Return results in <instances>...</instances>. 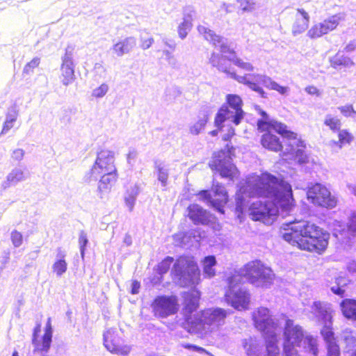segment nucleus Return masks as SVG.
Wrapping results in <instances>:
<instances>
[{
  "label": "nucleus",
  "instance_id": "nucleus-1",
  "mask_svg": "<svg viewBox=\"0 0 356 356\" xmlns=\"http://www.w3.org/2000/svg\"><path fill=\"white\" fill-rule=\"evenodd\" d=\"M243 195L268 200L269 202L256 200L250 204L248 209L252 220L262 221L264 224H271L280 210L288 211L293 206L291 185L268 172L248 178L245 186L236 193V209L240 213H243L245 207Z\"/></svg>",
  "mask_w": 356,
  "mask_h": 356
},
{
  "label": "nucleus",
  "instance_id": "nucleus-2",
  "mask_svg": "<svg viewBox=\"0 0 356 356\" xmlns=\"http://www.w3.org/2000/svg\"><path fill=\"white\" fill-rule=\"evenodd\" d=\"M273 278L274 274L270 268L265 266L259 260L252 261L227 276L225 301L238 310L246 309L250 295L239 286L243 279L256 287L268 288L273 283Z\"/></svg>",
  "mask_w": 356,
  "mask_h": 356
},
{
  "label": "nucleus",
  "instance_id": "nucleus-3",
  "mask_svg": "<svg viewBox=\"0 0 356 356\" xmlns=\"http://www.w3.org/2000/svg\"><path fill=\"white\" fill-rule=\"evenodd\" d=\"M281 233L282 238L292 245L318 254L325 250L330 238L327 232L307 220L284 224Z\"/></svg>",
  "mask_w": 356,
  "mask_h": 356
},
{
  "label": "nucleus",
  "instance_id": "nucleus-4",
  "mask_svg": "<svg viewBox=\"0 0 356 356\" xmlns=\"http://www.w3.org/2000/svg\"><path fill=\"white\" fill-rule=\"evenodd\" d=\"M302 347L314 355H317L316 340L311 335H306L298 325L293 320L285 321L284 329L283 356H298L297 348Z\"/></svg>",
  "mask_w": 356,
  "mask_h": 356
},
{
  "label": "nucleus",
  "instance_id": "nucleus-5",
  "mask_svg": "<svg viewBox=\"0 0 356 356\" xmlns=\"http://www.w3.org/2000/svg\"><path fill=\"white\" fill-rule=\"evenodd\" d=\"M252 318L255 327L262 334L266 341V356H280L277 346L280 332L278 321L272 317L266 307H259L253 312Z\"/></svg>",
  "mask_w": 356,
  "mask_h": 356
},
{
  "label": "nucleus",
  "instance_id": "nucleus-6",
  "mask_svg": "<svg viewBox=\"0 0 356 356\" xmlns=\"http://www.w3.org/2000/svg\"><path fill=\"white\" fill-rule=\"evenodd\" d=\"M227 312L221 308H209L187 318L188 330L192 333L207 334L224 325Z\"/></svg>",
  "mask_w": 356,
  "mask_h": 356
},
{
  "label": "nucleus",
  "instance_id": "nucleus-7",
  "mask_svg": "<svg viewBox=\"0 0 356 356\" xmlns=\"http://www.w3.org/2000/svg\"><path fill=\"white\" fill-rule=\"evenodd\" d=\"M312 310L318 320L323 324L321 333L326 343L327 356H339V346L332 330V316L329 305L319 301L314 302Z\"/></svg>",
  "mask_w": 356,
  "mask_h": 356
},
{
  "label": "nucleus",
  "instance_id": "nucleus-8",
  "mask_svg": "<svg viewBox=\"0 0 356 356\" xmlns=\"http://www.w3.org/2000/svg\"><path fill=\"white\" fill-rule=\"evenodd\" d=\"M197 31L200 34L203 35L205 40L212 44L213 46L216 48H219L222 54H229L231 56L228 59L232 61L235 65L246 71H253L254 67L251 63L244 62L241 59L235 57L233 47L227 38L216 35L214 31L204 26H198Z\"/></svg>",
  "mask_w": 356,
  "mask_h": 356
},
{
  "label": "nucleus",
  "instance_id": "nucleus-9",
  "mask_svg": "<svg viewBox=\"0 0 356 356\" xmlns=\"http://www.w3.org/2000/svg\"><path fill=\"white\" fill-rule=\"evenodd\" d=\"M232 76L238 82L248 86L251 90L255 91L264 98L266 97V93L259 86L260 84L270 90H276L281 95H285L289 90L288 87L279 85L270 77L264 74H248L245 76H239L236 74H232Z\"/></svg>",
  "mask_w": 356,
  "mask_h": 356
},
{
  "label": "nucleus",
  "instance_id": "nucleus-10",
  "mask_svg": "<svg viewBox=\"0 0 356 356\" xmlns=\"http://www.w3.org/2000/svg\"><path fill=\"white\" fill-rule=\"evenodd\" d=\"M117 172L115 165L114 152L104 149L97 154L95 163L91 168L86 172L83 181L86 183L97 181L102 173Z\"/></svg>",
  "mask_w": 356,
  "mask_h": 356
},
{
  "label": "nucleus",
  "instance_id": "nucleus-11",
  "mask_svg": "<svg viewBox=\"0 0 356 356\" xmlns=\"http://www.w3.org/2000/svg\"><path fill=\"white\" fill-rule=\"evenodd\" d=\"M172 272L184 286L195 284L200 276L197 263L188 257H180L175 263Z\"/></svg>",
  "mask_w": 356,
  "mask_h": 356
},
{
  "label": "nucleus",
  "instance_id": "nucleus-12",
  "mask_svg": "<svg viewBox=\"0 0 356 356\" xmlns=\"http://www.w3.org/2000/svg\"><path fill=\"white\" fill-rule=\"evenodd\" d=\"M209 166L212 170L219 172L222 177H227L230 179H233L237 172L236 166L232 163L229 149H223L215 152L209 162Z\"/></svg>",
  "mask_w": 356,
  "mask_h": 356
},
{
  "label": "nucleus",
  "instance_id": "nucleus-13",
  "mask_svg": "<svg viewBox=\"0 0 356 356\" xmlns=\"http://www.w3.org/2000/svg\"><path fill=\"white\" fill-rule=\"evenodd\" d=\"M307 195L308 200L316 206L332 209L337 204L336 198L321 184L316 183L309 186Z\"/></svg>",
  "mask_w": 356,
  "mask_h": 356
},
{
  "label": "nucleus",
  "instance_id": "nucleus-14",
  "mask_svg": "<svg viewBox=\"0 0 356 356\" xmlns=\"http://www.w3.org/2000/svg\"><path fill=\"white\" fill-rule=\"evenodd\" d=\"M154 316L159 318H167L175 314L179 309L177 298L175 296H157L152 304Z\"/></svg>",
  "mask_w": 356,
  "mask_h": 356
},
{
  "label": "nucleus",
  "instance_id": "nucleus-15",
  "mask_svg": "<svg viewBox=\"0 0 356 356\" xmlns=\"http://www.w3.org/2000/svg\"><path fill=\"white\" fill-rule=\"evenodd\" d=\"M345 15L337 13L333 15L323 22L316 24L311 27L307 32V35L312 39H315L334 31L339 26L340 22L343 21Z\"/></svg>",
  "mask_w": 356,
  "mask_h": 356
},
{
  "label": "nucleus",
  "instance_id": "nucleus-16",
  "mask_svg": "<svg viewBox=\"0 0 356 356\" xmlns=\"http://www.w3.org/2000/svg\"><path fill=\"white\" fill-rule=\"evenodd\" d=\"M104 345L112 353L121 356L127 355L131 348L130 346L123 344L122 339L118 335L115 329H108L104 334Z\"/></svg>",
  "mask_w": 356,
  "mask_h": 356
},
{
  "label": "nucleus",
  "instance_id": "nucleus-17",
  "mask_svg": "<svg viewBox=\"0 0 356 356\" xmlns=\"http://www.w3.org/2000/svg\"><path fill=\"white\" fill-rule=\"evenodd\" d=\"M282 136L286 138L284 142L286 147L283 151L284 154H289L295 159L298 163H303L307 161V155L304 151L305 145L302 140L297 139L296 134L293 132L292 136H287L286 134H282Z\"/></svg>",
  "mask_w": 356,
  "mask_h": 356
},
{
  "label": "nucleus",
  "instance_id": "nucleus-18",
  "mask_svg": "<svg viewBox=\"0 0 356 356\" xmlns=\"http://www.w3.org/2000/svg\"><path fill=\"white\" fill-rule=\"evenodd\" d=\"M61 60L60 80L63 86H67L75 80V65L73 59V49L71 47L66 48Z\"/></svg>",
  "mask_w": 356,
  "mask_h": 356
},
{
  "label": "nucleus",
  "instance_id": "nucleus-19",
  "mask_svg": "<svg viewBox=\"0 0 356 356\" xmlns=\"http://www.w3.org/2000/svg\"><path fill=\"white\" fill-rule=\"evenodd\" d=\"M243 115L244 112L242 108H231L224 105L216 114L215 118V126L220 129L222 123L226 120H230L235 125H238L243 118Z\"/></svg>",
  "mask_w": 356,
  "mask_h": 356
},
{
  "label": "nucleus",
  "instance_id": "nucleus-20",
  "mask_svg": "<svg viewBox=\"0 0 356 356\" xmlns=\"http://www.w3.org/2000/svg\"><path fill=\"white\" fill-rule=\"evenodd\" d=\"M195 17V10L191 6L183 8V21L177 27L179 37L184 40L186 38L193 27V21Z\"/></svg>",
  "mask_w": 356,
  "mask_h": 356
},
{
  "label": "nucleus",
  "instance_id": "nucleus-21",
  "mask_svg": "<svg viewBox=\"0 0 356 356\" xmlns=\"http://www.w3.org/2000/svg\"><path fill=\"white\" fill-rule=\"evenodd\" d=\"M263 120H258L257 125L259 129H263L264 127L274 129L279 134H286L287 136H292L293 132L287 130V127L281 122L274 120H270L268 115L266 111H261L260 112Z\"/></svg>",
  "mask_w": 356,
  "mask_h": 356
},
{
  "label": "nucleus",
  "instance_id": "nucleus-22",
  "mask_svg": "<svg viewBox=\"0 0 356 356\" xmlns=\"http://www.w3.org/2000/svg\"><path fill=\"white\" fill-rule=\"evenodd\" d=\"M310 17L307 12L302 8H298L294 15L292 25V33L297 35L305 32L309 24Z\"/></svg>",
  "mask_w": 356,
  "mask_h": 356
},
{
  "label": "nucleus",
  "instance_id": "nucleus-23",
  "mask_svg": "<svg viewBox=\"0 0 356 356\" xmlns=\"http://www.w3.org/2000/svg\"><path fill=\"white\" fill-rule=\"evenodd\" d=\"M188 211V218L195 225H207L209 222V213L198 204H191Z\"/></svg>",
  "mask_w": 356,
  "mask_h": 356
},
{
  "label": "nucleus",
  "instance_id": "nucleus-24",
  "mask_svg": "<svg viewBox=\"0 0 356 356\" xmlns=\"http://www.w3.org/2000/svg\"><path fill=\"white\" fill-rule=\"evenodd\" d=\"M184 298V311L186 314H191L195 312L199 306L200 293L195 289L185 292Z\"/></svg>",
  "mask_w": 356,
  "mask_h": 356
},
{
  "label": "nucleus",
  "instance_id": "nucleus-25",
  "mask_svg": "<svg viewBox=\"0 0 356 356\" xmlns=\"http://www.w3.org/2000/svg\"><path fill=\"white\" fill-rule=\"evenodd\" d=\"M136 45V40L134 37H127L114 44L111 48L113 54L121 57L124 54H129Z\"/></svg>",
  "mask_w": 356,
  "mask_h": 356
},
{
  "label": "nucleus",
  "instance_id": "nucleus-26",
  "mask_svg": "<svg viewBox=\"0 0 356 356\" xmlns=\"http://www.w3.org/2000/svg\"><path fill=\"white\" fill-rule=\"evenodd\" d=\"M52 339V327L51 325V318H49L46 324L45 332L42 337V342L33 339V343L35 348V353L42 351L47 353L50 348Z\"/></svg>",
  "mask_w": 356,
  "mask_h": 356
},
{
  "label": "nucleus",
  "instance_id": "nucleus-27",
  "mask_svg": "<svg viewBox=\"0 0 356 356\" xmlns=\"http://www.w3.org/2000/svg\"><path fill=\"white\" fill-rule=\"evenodd\" d=\"M55 261L52 265V270L57 277H61L67 270V263L65 260L67 252L62 248L56 249Z\"/></svg>",
  "mask_w": 356,
  "mask_h": 356
},
{
  "label": "nucleus",
  "instance_id": "nucleus-28",
  "mask_svg": "<svg viewBox=\"0 0 356 356\" xmlns=\"http://www.w3.org/2000/svg\"><path fill=\"white\" fill-rule=\"evenodd\" d=\"M26 174L21 168H15L6 176V179L1 184V188L6 190L11 186H15L19 182L26 179Z\"/></svg>",
  "mask_w": 356,
  "mask_h": 356
},
{
  "label": "nucleus",
  "instance_id": "nucleus-29",
  "mask_svg": "<svg viewBox=\"0 0 356 356\" xmlns=\"http://www.w3.org/2000/svg\"><path fill=\"white\" fill-rule=\"evenodd\" d=\"M209 62L212 66L216 67L219 71L226 73L231 78L234 79V78L232 76V74L236 73L230 71V65L228 60L226 59L225 56L213 52L211 54Z\"/></svg>",
  "mask_w": 356,
  "mask_h": 356
},
{
  "label": "nucleus",
  "instance_id": "nucleus-30",
  "mask_svg": "<svg viewBox=\"0 0 356 356\" xmlns=\"http://www.w3.org/2000/svg\"><path fill=\"white\" fill-rule=\"evenodd\" d=\"M264 147L274 152L284 151V146L280 141L279 137L270 132H267L262 136L261 140Z\"/></svg>",
  "mask_w": 356,
  "mask_h": 356
},
{
  "label": "nucleus",
  "instance_id": "nucleus-31",
  "mask_svg": "<svg viewBox=\"0 0 356 356\" xmlns=\"http://www.w3.org/2000/svg\"><path fill=\"white\" fill-rule=\"evenodd\" d=\"M98 190L101 193H108L117 180V172H106L100 176Z\"/></svg>",
  "mask_w": 356,
  "mask_h": 356
},
{
  "label": "nucleus",
  "instance_id": "nucleus-32",
  "mask_svg": "<svg viewBox=\"0 0 356 356\" xmlns=\"http://www.w3.org/2000/svg\"><path fill=\"white\" fill-rule=\"evenodd\" d=\"M154 173L157 176L161 186L165 188L168 185V179L169 176V168L163 161L155 160L154 162Z\"/></svg>",
  "mask_w": 356,
  "mask_h": 356
},
{
  "label": "nucleus",
  "instance_id": "nucleus-33",
  "mask_svg": "<svg viewBox=\"0 0 356 356\" xmlns=\"http://www.w3.org/2000/svg\"><path fill=\"white\" fill-rule=\"evenodd\" d=\"M212 188L216 197L215 200L216 202H218V204H219L218 210L220 213H223V209L220 208V205L222 204H225L228 201V195L225 190V188L224 187V186L220 184L219 183H215L213 181Z\"/></svg>",
  "mask_w": 356,
  "mask_h": 356
},
{
  "label": "nucleus",
  "instance_id": "nucleus-34",
  "mask_svg": "<svg viewBox=\"0 0 356 356\" xmlns=\"http://www.w3.org/2000/svg\"><path fill=\"white\" fill-rule=\"evenodd\" d=\"M216 264L217 261L215 256L213 255L207 256L203 259V275L205 277L211 278L216 275V270L214 267Z\"/></svg>",
  "mask_w": 356,
  "mask_h": 356
},
{
  "label": "nucleus",
  "instance_id": "nucleus-35",
  "mask_svg": "<svg viewBox=\"0 0 356 356\" xmlns=\"http://www.w3.org/2000/svg\"><path fill=\"white\" fill-rule=\"evenodd\" d=\"M343 314L350 319L356 320V300L353 299L343 300L341 303Z\"/></svg>",
  "mask_w": 356,
  "mask_h": 356
},
{
  "label": "nucleus",
  "instance_id": "nucleus-36",
  "mask_svg": "<svg viewBox=\"0 0 356 356\" xmlns=\"http://www.w3.org/2000/svg\"><path fill=\"white\" fill-rule=\"evenodd\" d=\"M140 193L139 186L136 184L131 186L127 188L124 194V202L129 210L131 211L134 207L137 196Z\"/></svg>",
  "mask_w": 356,
  "mask_h": 356
},
{
  "label": "nucleus",
  "instance_id": "nucleus-37",
  "mask_svg": "<svg viewBox=\"0 0 356 356\" xmlns=\"http://www.w3.org/2000/svg\"><path fill=\"white\" fill-rule=\"evenodd\" d=\"M248 356H261L263 353V343L257 339H250L249 343L244 346Z\"/></svg>",
  "mask_w": 356,
  "mask_h": 356
},
{
  "label": "nucleus",
  "instance_id": "nucleus-38",
  "mask_svg": "<svg viewBox=\"0 0 356 356\" xmlns=\"http://www.w3.org/2000/svg\"><path fill=\"white\" fill-rule=\"evenodd\" d=\"M331 66L337 69L340 66L346 67H350L355 65L352 59L346 56L337 54L334 57L330 59Z\"/></svg>",
  "mask_w": 356,
  "mask_h": 356
},
{
  "label": "nucleus",
  "instance_id": "nucleus-39",
  "mask_svg": "<svg viewBox=\"0 0 356 356\" xmlns=\"http://www.w3.org/2000/svg\"><path fill=\"white\" fill-rule=\"evenodd\" d=\"M17 115L18 111L15 106L8 108L1 134H6L13 127V123L16 121Z\"/></svg>",
  "mask_w": 356,
  "mask_h": 356
},
{
  "label": "nucleus",
  "instance_id": "nucleus-40",
  "mask_svg": "<svg viewBox=\"0 0 356 356\" xmlns=\"http://www.w3.org/2000/svg\"><path fill=\"white\" fill-rule=\"evenodd\" d=\"M324 124L328 127L333 132H337L341 129V122L337 116L327 114L325 116Z\"/></svg>",
  "mask_w": 356,
  "mask_h": 356
},
{
  "label": "nucleus",
  "instance_id": "nucleus-41",
  "mask_svg": "<svg viewBox=\"0 0 356 356\" xmlns=\"http://www.w3.org/2000/svg\"><path fill=\"white\" fill-rule=\"evenodd\" d=\"M238 9L243 13H251L255 10L254 0H236Z\"/></svg>",
  "mask_w": 356,
  "mask_h": 356
},
{
  "label": "nucleus",
  "instance_id": "nucleus-42",
  "mask_svg": "<svg viewBox=\"0 0 356 356\" xmlns=\"http://www.w3.org/2000/svg\"><path fill=\"white\" fill-rule=\"evenodd\" d=\"M174 261V259L172 257H165L161 262H160L156 268L157 273L162 277L163 275L165 274L170 269L172 264Z\"/></svg>",
  "mask_w": 356,
  "mask_h": 356
},
{
  "label": "nucleus",
  "instance_id": "nucleus-43",
  "mask_svg": "<svg viewBox=\"0 0 356 356\" xmlns=\"http://www.w3.org/2000/svg\"><path fill=\"white\" fill-rule=\"evenodd\" d=\"M338 132L339 140L338 143H341L339 145V149H341L344 145L350 144L353 140V135L346 129H340Z\"/></svg>",
  "mask_w": 356,
  "mask_h": 356
},
{
  "label": "nucleus",
  "instance_id": "nucleus-44",
  "mask_svg": "<svg viewBox=\"0 0 356 356\" xmlns=\"http://www.w3.org/2000/svg\"><path fill=\"white\" fill-rule=\"evenodd\" d=\"M227 102L228 104V106H227L229 108H242V100L241 97L236 95H228L227 96Z\"/></svg>",
  "mask_w": 356,
  "mask_h": 356
},
{
  "label": "nucleus",
  "instance_id": "nucleus-45",
  "mask_svg": "<svg viewBox=\"0 0 356 356\" xmlns=\"http://www.w3.org/2000/svg\"><path fill=\"white\" fill-rule=\"evenodd\" d=\"M333 226V235L336 237H339V235H343L348 229V224L346 225L343 222L339 220H334L332 223Z\"/></svg>",
  "mask_w": 356,
  "mask_h": 356
},
{
  "label": "nucleus",
  "instance_id": "nucleus-46",
  "mask_svg": "<svg viewBox=\"0 0 356 356\" xmlns=\"http://www.w3.org/2000/svg\"><path fill=\"white\" fill-rule=\"evenodd\" d=\"M207 122V118L206 115H204L203 118H200L197 122H195L193 126L191 127V128H190L191 133L194 135L199 134L200 132L201 131V130L204 129Z\"/></svg>",
  "mask_w": 356,
  "mask_h": 356
},
{
  "label": "nucleus",
  "instance_id": "nucleus-47",
  "mask_svg": "<svg viewBox=\"0 0 356 356\" xmlns=\"http://www.w3.org/2000/svg\"><path fill=\"white\" fill-rule=\"evenodd\" d=\"M337 285L331 287V291L340 296H342L345 290L343 289V286L346 285V281L343 277H339L336 280Z\"/></svg>",
  "mask_w": 356,
  "mask_h": 356
},
{
  "label": "nucleus",
  "instance_id": "nucleus-48",
  "mask_svg": "<svg viewBox=\"0 0 356 356\" xmlns=\"http://www.w3.org/2000/svg\"><path fill=\"white\" fill-rule=\"evenodd\" d=\"M88 243V239L87 237V234L84 231H81L79 235V244L80 248V252L81 257L83 259L85 254V249L86 245Z\"/></svg>",
  "mask_w": 356,
  "mask_h": 356
},
{
  "label": "nucleus",
  "instance_id": "nucleus-49",
  "mask_svg": "<svg viewBox=\"0 0 356 356\" xmlns=\"http://www.w3.org/2000/svg\"><path fill=\"white\" fill-rule=\"evenodd\" d=\"M10 240L15 248H19L23 243L22 234L15 229L12 231L10 234Z\"/></svg>",
  "mask_w": 356,
  "mask_h": 356
},
{
  "label": "nucleus",
  "instance_id": "nucleus-50",
  "mask_svg": "<svg viewBox=\"0 0 356 356\" xmlns=\"http://www.w3.org/2000/svg\"><path fill=\"white\" fill-rule=\"evenodd\" d=\"M338 109L340 111L341 113L346 118L350 117L354 118L356 117V111H355L351 104L339 106Z\"/></svg>",
  "mask_w": 356,
  "mask_h": 356
},
{
  "label": "nucleus",
  "instance_id": "nucleus-51",
  "mask_svg": "<svg viewBox=\"0 0 356 356\" xmlns=\"http://www.w3.org/2000/svg\"><path fill=\"white\" fill-rule=\"evenodd\" d=\"M108 89L109 87L106 83H102L100 86L92 90V95L96 98H102L108 92Z\"/></svg>",
  "mask_w": 356,
  "mask_h": 356
},
{
  "label": "nucleus",
  "instance_id": "nucleus-52",
  "mask_svg": "<svg viewBox=\"0 0 356 356\" xmlns=\"http://www.w3.org/2000/svg\"><path fill=\"white\" fill-rule=\"evenodd\" d=\"M40 59L38 57L33 58L24 67L23 73L29 74L33 72L34 68L37 67L40 64Z\"/></svg>",
  "mask_w": 356,
  "mask_h": 356
},
{
  "label": "nucleus",
  "instance_id": "nucleus-53",
  "mask_svg": "<svg viewBox=\"0 0 356 356\" xmlns=\"http://www.w3.org/2000/svg\"><path fill=\"white\" fill-rule=\"evenodd\" d=\"M348 231L356 235V211L353 212L349 217Z\"/></svg>",
  "mask_w": 356,
  "mask_h": 356
},
{
  "label": "nucleus",
  "instance_id": "nucleus-54",
  "mask_svg": "<svg viewBox=\"0 0 356 356\" xmlns=\"http://www.w3.org/2000/svg\"><path fill=\"white\" fill-rule=\"evenodd\" d=\"M344 340L347 345L355 346L356 344V333H348L344 335Z\"/></svg>",
  "mask_w": 356,
  "mask_h": 356
},
{
  "label": "nucleus",
  "instance_id": "nucleus-55",
  "mask_svg": "<svg viewBox=\"0 0 356 356\" xmlns=\"http://www.w3.org/2000/svg\"><path fill=\"white\" fill-rule=\"evenodd\" d=\"M24 156V151L22 149H16L12 153V158L17 161L22 160Z\"/></svg>",
  "mask_w": 356,
  "mask_h": 356
},
{
  "label": "nucleus",
  "instance_id": "nucleus-56",
  "mask_svg": "<svg viewBox=\"0 0 356 356\" xmlns=\"http://www.w3.org/2000/svg\"><path fill=\"white\" fill-rule=\"evenodd\" d=\"M200 197L201 199L211 202L214 206L216 204L215 199H212L210 193L207 191H202L200 193Z\"/></svg>",
  "mask_w": 356,
  "mask_h": 356
},
{
  "label": "nucleus",
  "instance_id": "nucleus-57",
  "mask_svg": "<svg viewBox=\"0 0 356 356\" xmlns=\"http://www.w3.org/2000/svg\"><path fill=\"white\" fill-rule=\"evenodd\" d=\"M153 42H154V39L152 37L148 38L147 39L141 38L140 47L143 49H147L152 46Z\"/></svg>",
  "mask_w": 356,
  "mask_h": 356
},
{
  "label": "nucleus",
  "instance_id": "nucleus-58",
  "mask_svg": "<svg viewBox=\"0 0 356 356\" xmlns=\"http://www.w3.org/2000/svg\"><path fill=\"white\" fill-rule=\"evenodd\" d=\"M94 71L97 74L99 75L100 76H102L106 72V69L102 65V64L95 63L94 66Z\"/></svg>",
  "mask_w": 356,
  "mask_h": 356
},
{
  "label": "nucleus",
  "instance_id": "nucleus-59",
  "mask_svg": "<svg viewBox=\"0 0 356 356\" xmlns=\"http://www.w3.org/2000/svg\"><path fill=\"white\" fill-rule=\"evenodd\" d=\"M136 156L137 152L135 149L129 150L127 157L128 163L132 164L135 161Z\"/></svg>",
  "mask_w": 356,
  "mask_h": 356
},
{
  "label": "nucleus",
  "instance_id": "nucleus-60",
  "mask_svg": "<svg viewBox=\"0 0 356 356\" xmlns=\"http://www.w3.org/2000/svg\"><path fill=\"white\" fill-rule=\"evenodd\" d=\"M162 41L167 47H168L172 51H174L175 49L176 43H175V40L168 39L167 38H163Z\"/></svg>",
  "mask_w": 356,
  "mask_h": 356
},
{
  "label": "nucleus",
  "instance_id": "nucleus-61",
  "mask_svg": "<svg viewBox=\"0 0 356 356\" xmlns=\"http://www.w3.org/2000/svg\"><path fill=\"white\" fill-rule=\"evenodd\" d=\"M305 91L309 95H315L316 96L320 95V92H319L318 89L316 87L313 86H310L305 88Z\"/></svg>",
  "mask_w": 356,
  "mask_h": 356
},
{
  "label": "nucleus",
  "instance_id": "nucleus-62",
  "mask_svg": "<svg viewBox=\"0 0 356 356\" xmlns=\"http://www.w3.org/2000/svg\"><path fill=\"white\" fill-rule=\"evenodd\" d=\"M184 347L186 348L196 351L199 353H206V350L203 348L197 346L195 345L187 344Z\"/></svg>",
  "mask_w": 356,
  "mask_h": 356
},
{
  "label": "nucleus",
  "instance_id": "nucleus-63",
  "mask_svg": "<svg viewBox=\"0 0 356 356\" xmlns=\"http://www.w3.org/2000/svg\"><path fill=\"white\" fill-rule=\"evenodd\" d=\"M347 270L352 274H356V261L353 260L348 263Z\"/></svg>",
  "mask_w": 356,
  "mask_h": 356
},
{
  "label": "nucleus",
  "instance_id": "nucleus-64",
  "mask_svg": "<svg viewBox=\"0 0 356 356\" xmlns=\"http://www.w3.org/2000/svg\"><path fill=\"white\" fill-rule=\"evenodd\" d=\"M356 49V41H350L344 48L346 52H352Z\"/></svg>",
  "mask_w": 356,
  "mask_h": 356
}]
</instances>
